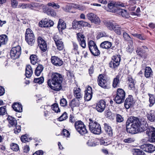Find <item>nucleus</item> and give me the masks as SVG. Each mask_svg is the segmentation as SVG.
I'll return each instance as SVG.
<instances>
[{
  "instance_id": "1",
  "label": "nucleus",
  "mask_w": 155,
  "mask_h": 155,
  "mask_svg": "<svg viewBox=\"0 0 155 155\" xmlns=\"http://www.w3.org/2000/svg\"><path fill=\"white\" fill-rule=\"evenodd\" d=\"M126 130L128 133L135 134L138 132H142L147 130L146 134L148 136L149 141H155V128L148 126L146 121L143 119H140L134 117H131L127 120L126 123Z\"/></svg>"
},
{
  "instance_id": "2",
  "label": "nucleus",
  "mask_w": 155,
  "mask_h": 155,
  "mask_svg": "<svg viewBox=\"0 0 155 155\" xmlns=\"http://www.w3.org/2000/svg\"><path fill=\"white\" fill-rule=\"evenodd\" d=\"M62 81L61 75L58 73L52 72L51 78L48 81V84L50 88L54 91H59L62 89Z\"/></svg>"
},
{
  "instance_id": "3",
  "label": "nucleus",
  "mask_w": 155,
  "mask_h": 155,
  "mask_svg": "<svg viewBox=\"0 0 155 155\" xmlns=\"http://www.w3.org/2000/svg\"><path fill=\"white\" fill-rule=\"evenodd\" d=\"M89 128L91 132L96 134H99L101 132V127L97 122L91 119H89Z\"/></svg>"
},
{
  "instance_id": "4",
  "label": "nucleus",
  "mask_w": 155,
  "mask_h": 155,
  "mask_svg": "<svg viewBox=\"0 0 155 155\" xmlns=\"http://www.w3.org/2000/svg\"><path fill=\"white\" fill-rule=\"evenodd\" d=\"M25 39L28 45H32L35 41V37L33 31L30 28L27 29L25 34Z\"/></svg>"
},
{
  "instance_id": "5",
  "label": "nucleus",
  "mask_w": 155,
  "mask_h": 155,
  "mask_svg": "<svg viewBox=\"0 0 155 155\" xmlns=\"http://www.w3.org/2000/svg\"><path fill=\"white\" fill-rule=\"evenodd\" d=\"M125 96V93L124 90L122 89L119 88L117 90V95L114 100L117 104H121L124 101Z\"/></svg>"
},
{
  "instance_id": "6",
  "label": "nucleus",
  "mask_w": 155,
  "mask_h": 155,
  "mask_svg": "<svg viewBox=\"0 0 155 155\" xmlns=\"http://www.w3.org/2000/svg\"><path fill=\"white\" fill-rule=\"evenodd\" d=\"M74 126L77 131L81 134L83 135L87 132V130L84 123L80 120L76 122Z\"/></svg>"
},
{
  "instance_id": "7",
  "label": "nucleus",
  "mask_w": 155,
  "mask_h": 155,
  "mask_svg": "<svg viewBox=\"0 0 155 155\" xmlns=\"http://www.w3.org/2000/svg\"><path fill=\"white\" fill-rule=\"evenodd\" d=\"M21 54V48L18 46L12 48L10 51V56L14 60L18 58Z\"/></svg>"
},
{
  "instance_id": "8",
  "label": "nucleus",
  "mask_w": 155,
  "mask_h": 155,
  "mask_svg": "<svg viewBox=\"0 0 155 155\" xmlns=\"http://www.w3.org/2000/svg\"><path fill=\"white\" fill-rule=\"evenodd\" d=\"M88 45L89 50L93 54L94 56H97L100 54V51L93 41H90L88 42Z\"/></svg>"
},
{
  "instance_id": "9",
  "label": "nucleus",
  "mask_w": 155,
  "mask_h": 155,
  "mask_svg": "<svg viewBox=\"0 0 155 155\" xmlns=\"http://www.w3.org/2000/svg\"><path fill=\"white\" fill-rule=\"evenodd\" d=\"M86 16L88 19L91 23L96 25H99L101 21L100 18L96 15L93 13H90L87 14Z\"/></svg>"
},
{
  "instance_id": "10",
  "label": "nucleus",
  "mask_w": 155,
  "mask_h": 155,
  "mask_svg": "<svg viewBox=\"0 0 155 155\" xmlns=\"http://www.w3.org/2000/svg\"><path fill=\"white\" fill-rule=\"evenodd\" d=\"M117 5L120 6L122 7H124L126 5L125 4L123 3L120 4V3L119 4H116V2H110L108 4V11L112 12H117V9L116 8L117 6Z\"/></svg>"
},
{
  "instance_id": "11",
  "label": "nucleus",
  "mask_w": 155,
  "mask_h": 155,
  "mask_svg": "<svg viewBox=\"0 0 155 155\" xmlns=\"http://www.w3.org/2000/svg\"><path fill=\"white\" fill-rule=\"evenodd\" d=\"M54 39L58 49L59 50H63L64 46L62 39L58 35H55L54 37Z\"/></svg>"
},
{
  "instance_id": "12",
  "label": "nucleus",
  "mask_w": 155,
  "mask_h": 155,
  "mask_svg": "<svg viewBox=\"0 0 155 155\" xmlns=\"http://www.w3.org/2000/svg\"><path fill=\"white\" fill-rule=\"evenodd\" d=\"M38 45L41 50L45 52L47 49V45L45 41L41 37L38 38Z\"/></svg>"
},
{
  "instance_id": "13",
  "label": "nucleus",
  "mask_w": 155,
  "mask_h": 155,
  "mask_svg": "<svg viewBox=\"0 0 155 155\" xmlns=\"http://www.w3.org/2000/svg\"><path fill=\"white\" fill-rule=\"evenodd\" d=\"M148 51V48L147 47L143 46L141 47H138L136 52L137 54L141 57H145L146 56V53Z\"/></svg>"
},
{
  "instance_id": "14",
  "label": "nucleus",
  "mask_w": 155,
  "mask_h": 155,
  "mask_svg": "<svg viewBox=\"0 0 155 155\" xmlns=\"http://www.w3.org/2000/svg\"><path fill=\"white\" fill-rule=\"evenodd\" d=\"M97 81L98 85L104 88L107 87V80L103 75L101 74L99 75Z\"/></svg>"
},
{
  "instance_id": "15",
  "label": "nucleus",
  "mask_w": 155,
  "mask_h": 155,
  "mask_svg": "<svg viewBox=\"0 0 155 155\" xmlns=\"http://www.w3.org/2000/svg\"><path fill=\"white\" fill-rule=\"evenodd\" d=\"M141 148L143 151L150 153L153 152L155 150L154 146L152 144H150L142 145L141 146Z\"/></svg>"
},
{
  "instance_id": "16",
  "label": "nucleus",
  "mask_w": 155,
  "mask_h": 155,
  "mask_svg": "<svg viewBox=\"0 0 155 155\" xmlns=\"http://www.w3.org/2000/svg\"><path fill=\"white\" fill-rule=\"evenodd\" d=\"M77 37L78 40L81 46L83 48H84L86 46L85 37L81 33L77 34Z\"/></svg>"
},
{
  "instance_id": "17",
  "label": "nucleus",
  "mask_w": 155,
  "mask_h": 155,
  "mask_svg": "<svg viewBox=\"0 0 155 155\" xmlns=\"http://www.w3.org/2000/svg\"><path fill=\"white\" fill-rule=\"evenodd\" d=\"M51 62L54 65L57 66H61L63 64V61L58 57L54 56L51 58Z\"/></svg>"
},
{
  "instance_id": "18",
  "label": "nucleus",
  "mask_w": 155,
  "mask_h": 155,
  "mask_svg": "<svg viewBox=\"0 0 155 155\" xmlns=\"http://www.w3.org/2000/svg\"><path fill=\"white\" fill-rule=\"evenodd\" d=\"M105 102L103 100L99 101L97 104L96 108L97 111L100 112H101L104 111L105 108Z\"/></svg>"
},
{
  "instance_id": "19",
  "label": "nucleus",
  "mask_w": 155,
  "mask_h": 155,
  "mask_svg": "<svg viewBox=\"0 0 155 155\" xmlns=\"http://www.w3.org/2000/svg\"><path fill=\"white\" fill-rule=\"evenodd\" d=\"M133 104V97L129 95L126 99L124 103V106L126 109H129Z\"/></svg>"
},
{
  "instance_id": "20",
  "label": "nucleus",
  "mask_w": 155,
  "mask_h": 155,
  "mask_svg": "<svg viewBox=\"0 0 155 155\" xmlns=\"http://www.w3.org/2000/svg\"><path fill=\"white\" fill-rule=\"evenodd\" d=\"M43 12L46 13L48 15L51 16H55L56 15V12L51 8L45 7L43 8Z\"/></svg>"
},
{
  "instance_id": "21",
  "label": "nucleus",
  "mask_w": 155,
  "mask_h": 155,
  "mask_svg": "<svg viewBox=\"0 0 155 155\" xmlns=\"http://www.w3.org/2000/svg\"><path fill=\"white\" fill-rule=\"evenodd\" d=\"M74 95L76 98L81 100L82 95L81 92V90L79 88H74Z\"/></svg>"
},
{
  "instance_id": "22",
  "label": "nucleus",
  "mask_w": 155,
  "mask_h": 155,
  "mask_svg": "<svg viewBox=\"0 0 155 155\" xmlns=\"http://www.w3.org/2000/svg\"><path fill=\"white\" fill-rule=\"evenodd\" d=\"M58 28L59 31H62L66 28V23L61 19H59V20Z\"/></svg>"
},
{
  "instance_id": "23",
  "label": "nucleus",
  "mask_w": 155,
  "mask_h": 155,
  "mask_svg": "<svg viewBox=\"0 0 155 155\" xmlns=\"http://www.w3.org/2000/svg\"><path fill=\"white\" fill-rule=\"evenodd\" d=\"M13 109L15 111L21 112L22 111L21 105L19 103H15L12 106Z\"/></svg>"
},
{
  "instance_id": "24",
  "label": "nucleus",
  "mask_w": 155,
  "mask_h": 155,
  "mask_svg": "<svg viewBox=\"0 0 155 155\" xmlns=\"http://www.w3.org/2000/svg\"><path fill=\"white\" fill-rule=\"evenodd\" d=\"M113 30L117 35H120L122 33V32L124 31V28H121L119 25H115Z\"/></svg>"
},
{
  "instance_id": "25",
  "label": "nucleus",
  "mask_w": 155,
  "mask_h": 155,
  "mask_svg": "<svg viewBox=\"0 0 155 155\" xmlns=\"http://www.w3.org/2000/svg\"><path fill=\"white\" fill-rule=\"evenodd\" d=\"M111 43L107 41H105L102 42L100 45L101 48L107 49L110 48L111 47Z\"/></svg>"
},
{
  "instance_id": "26",
  "label": "nucleus",
  "mask_w": 155,
  "mask_h": 155,
  "mask_svg": "<svg viewBox=\"0 0 155 155\" xmlns=\"http://www.w3.org/2000/svg\"><path fill=\"white\" fill-rule=\"evenodd\" d=\"M33 74L32 69L30 65H27L26 68L25 75L28 78L30 77Z\"/></svg>"
},
{
  "instance_id": "27",
  "label": "nucleus",
  "mask_w": 155,
  "mask_h": 155,
  "mask_svg": "<svg viewBox=\"0 0 155 155\" xmlns=\"http://www.w3.org/2000/svg\"><path fill=\"white\" fill-rule=\"evenodd\" d=\"M136 2L135 0H130L128 5L129 10L131 11L134 10L136 8Z\"/></svg>"
},
{
  "instance_id": "28",
  "label": "nucleus",
  "mask_w": 155,
  "mask_h": 155,
  "mask_svg": "<svg viewBox=\"0 0 155 155\" xmlns=\"http://www.w3.org/2000/svg\"><path fill=\"white\" fill-rule=\"evenodd\" d=\"M8 41V38L5 35H0V47L2 45L5 44Z\"/></svg>"
},
{
  "instance_id": "29",
  "label": "nucleus",
  "mask_w": 155,
  "mask_h": 155,
  "mask_svg": "<svg viewBox=\"0 0 155 155\" xmlns=\"http://www.w3.org/2000/svg\"><path fill=\"white\" fill-rule=\"evenodd\" d=\"M117 12L123 17L128 18L129 17L128 13L126 10L124 9H118L117 10Z\"/></svg>"
},
{
  "instance_id": "30",
  "label": "nucleus",
  "mask_w": 155,
  "mask_h": 155,
  "mask_svg": "<svg viewBox=\"0 0 155 155\" xmlns=\"http://www.w3.org/2000/svg\"><path fill=\"white\" fill-rule=\"evenodd\" d=\"M9 124L12 126H15L17 124L16 120L13 117L8 116L7 118Z\"/></svg>"
},
{
  "instance_id": "31",
  "label": "nucleus",
  "mask_w": 155,
  "mask_h": 155,
  "mask_svg": "<svg viewBox=\"0 0 155 155\" xmlns=\"http://www.w3.org/2000/svg\"><path fill=\"white\" fill-rule=\"evenodd\" d=\"M104 125L106 132L109 136H111L112 135V131L111 127L106 123H104Z\"/></svg>"
},
{
  "instance_id": "32",
  "label": "nucleus",
  "mask_w": 155,
  "mask_h": 155,
  "mask_svg": "<svg viewBox=\"0 0 155 155\" xmlns=\"http://www.w3.org/2000/svg\"><path fill=\"white\" fill-rule=\"evenodd\" d=\"M79 100L77 98L73 99L70 103V106L72 107L78 106L80 104Z\"/></svg>"
},
{
  "instance_id": "33",
  "label": "nucleus",
  "mask_w": 155,
  "mask_h": 155,
  "mask_svg": "<svg viewBox=\"0 0 155 155\" xmlns=\"http://www.w3.org/2000/svg\"><path fill=\"white\" fill-rule=\"evenodd\" d=\"M152 71L150 67H146L145 71V76L146 78H148L150 77L152 74Z\"/></svg>"
},
{
  "instance_id": "34",
  "label": "nucleus",
  "mask_w": 155,
  "mask_h": 155,
  "mask_svg": "<svg viewBox=\"0 0 155 155\" xmlns=\"http://www.w3.org/2000/svg\"><path fill=\"white\" fill-rule=\"evenodd\" d=\"M43 69V68L41 65H39L36 68L35 71V74L37 76H39Z\"/></svg>"
},
{
  "instance_id": "35",
  "label": "nucleus",
  "mask_w": 155,
  "mask_h": 155,
  "mask_svg": "<svg viewBox=\"0 0 155 155\" xmlns=\"http://www.w3.org/2000/svg\"><path fill=\"white\" fill-rule=\"evenodd\" d=\"M119 83V77L118 75H117L114 79L113 82V87L115 88L118 86Z\"/></svg>"
},
{
  "instance_id": "36",
  "label": "nucleus",
  "mask_w": 155,
  "mask_h": 155,
  "mask_svg": "<svg viewBox=\"0 0 155 155\" xmlns=\"http://www.w3.org/2000/svg\"><path fill=\"white\" fill-rule=\"evenodd\" d=\"M133 155H145V153L143 151L139 149H134L133 150Z\"/></svg>"
},
{
  "instance_id": "37",
  "label": "nucleus",
  "mask_w": 155,
  "mask_h": 155,
  "mask_svg": "<svg viewBox=\"0 0 155 155\" xmlns=\"http://www.w3.org/2000/svg\"><path fill=\"white\" fill-rule=\"evenodd\" d=\"M148 95L150 97L149 101L150 104H149V106L151 107H152L155 103V98L154 95L153 94H149Z\"/></svg>"
},
{
  "instance_id": "38",
  "label": "nucleus",
  "mask_w": 155,
  "mask_h": 155,
  "mask_svg": "<svg viewBox=\"0 0 155 155\" xmlns=\"http://www.w3.org/2000/svg\"><path fill=\"white\" fill-rule=\"evenodd\" d=\"M147 116L148 119L151 121H153L155 120V116L151 113L149 114L147 113L148 111L150 112V110H147Z\"/></svg>"
},
{
  "instance_id": "39",
  "label": "nucleus",
  "mask_w": 155,
  "mask_h": 155,
  "mask_svg": "<svg viewBox=\"0 0 155 155\" xmlns=\"http://www.w3.org/2000/svg\"><path fill=\"white\" fill-rule=\"evenodd\" d=\"M30 6L29 3H20L18 5V8L22 9H25L27 8H29Z\"/></svg>"
},
{
  "instance_id": "40",
  "label": "nucleus",
  "mask_w": 155,
  "mask_h": 155,
  "mask_svg": "<svg viewBox=\"0 0 155 155\" xmlns=\"http://www.w3.org/2000/svg\"><path fill=\"white\" fill-rule=\"evenodd\" d=\"M129 88L130 89H133L134 88V84L133 79L131 78L128 79Z\"/></svg>"
},
{
  "instance_id": "41",
  "label": "nucleus",
  "mask_w": 155,
  "mask_h": 155,
  "mask_svg": "<svg viewBox=\"0 0 155 155\" xmlns=\"http://www.w3.org/2000/svg\"><path fill=\"white\" fill-rule=\"evenodd\" d=\"M80 21H77L74 20L72 22V27L74 29H76L80 27L81 26V23Z\"/></svg>"
},
{
  "instance_id": "42",
  "label": "nucleus",
  "mask_w": 155,
  "mask_h": 155,
  "mask_svg": "<svg viewBox=\"0 0 155 155\" xmlns=\"http://www.w3.org/2000/svg\"><path fill=\"white\" fill-rule=\"evenodd\" d=\"M73 45V49L72 51V52L76 54H79V53L78 51V45L75 42H72Z\"/></svg>"
},
{
  "instance_id": "43",
  "label": "nucleus",
  "mask_w": 155,
  "mask_h": 155,
  "mask_svg": "<svg viewBox=\"0 0 155 155\" xmlns=\"http://www.w3.org/2000/svg\"><path fill=\"white\" fill-rule=\"evenodd\" d=\"M106 26L110 30H112L116 24L112 23L110 21H107L105 24Z\"/></svg>"
},
{
  "instance_id": "44",
  "label": "nucleus",
  "mask_w": 155,
  "mask_h": 155,
  "mask_svg": "<svg viewBox=\"0 0 155 155\" xmlns=\"http://www.w3.org/2000/svg\"><path fill=\"white\" fill-rule=\"evenodd\" d=\"M31 63L33 65H35L37 61V56L35 55H32L30 57Z\"/></svg>"
},
{
  "instance_id": "45",
  "label": "nucleus",
  "mask_w": 155,
  "mask_h": 155,
  "mask_svg": "<svg viewBox=\"0 0 155 155\" xmlns=\"http://www.w3.org/2000/svg\"><path fill=\"white\" fill-rule=\"evenodd\" d=\"M10 147L12 150L15 151H18L19 149L18 145L17 144L14 143L11 144Z\"/></svg>"
},
{
  "instance_id": "46",
  "label": "nucleus",
  "mask_w": 155,
  "mask_h": 155,
  "mask_svg": "<svg viewBox=\"0 0 155 155\" xmlns=\"http://www.w3.org/2000/svg\"><path fill=\"white\" fill-rule=\"evenodd\" d=\"M7 113V110L5 106H3L0 107V116L3 115Z\"/></svg>"
},
{
  "instance_id": "47",
  "label": "nucleus",
  "mask_w": 155,
  "mask_h": 155,
  "mask_svg": "<svg viewBox=\"0 0 155 155\" xmlns=\"http://www.w3.org/2000/svg\"><path fill=\"white\" fill-rule=\"evenodd\" d=\"M119 65V64L117 63L112 60L110 63V67L112 68L115 69Z\"/></svg>"
},
{
  "instance_id": "48",
  "label": "nucleus",
  "mask_w": 155,
  "mask_h": 155,
  "mask_svg": "<svg viewBox=\"0 0 155 155\" xmlns=\"http://www.w3.org/2000/svg\"><path fill=\"white\" fill-rule=\"evenodd\" d=\"M52 109L55 112L58 113L60 112V110L57 104L55 103L53 104L52 105Z\"/></svg>"
},
{
  "instance_id": "49",
  "label": "nucleus",
  "mask_w": 155,
  "mask_h": 155,
  "mask_svg": "<svg viewBox=\"0 0 155 155\" xmlns=\"http://www.w3.org/2000/svg\"><path fill=\"white\" fill-rule=\"evenodd\" d=\"M44 81V78L43 77L36 78L34 79V81L35 83H38L39 84L42 83Z\"/></svg>"
},
{
  "instance_id": "50",
  "label": "nucleus",
  "mask_w": 155,
  "mask_h": 155,
  "mask_svg": "<svg viewBox=\"0 0 155 155\" xmlns=\"http://www.w3.org/2000/svg\"><path fill=\"white\" fill-rule=\"evenodd\" d=\"M123 37L124 39L127 41H130L132 42L131 38L129 35L126 32H124L123 33Z\"/></svg>"
},
{
  "instance_id": "51",
  "label": "nucleus",
  "mask_w": 155,
  "mask_h": 155,
  "mask_svg": "<svg viewBox=\"0 0 155 155\" xmlns=\"http://www.w3.org/2000/svg\"><path fill=\"white\" fill-rule=\"evenodd\" d=\"M120 60V55H117L113 56L112 57V60L114 61L117 63L119 64Z\"/></svg>"
},
{
  "instance_id": "52",
  "label": "nucleus",
  "mask_w": 155,
  "mask_h": 155,
  "mask_svg": "<svg viewBox=\"0 0 155 155\" xmlns=\"http://www.w3.org/2000/svg\"><path fill=\"white\" fill-rule=\"evenodd\" d=\"M135 139L133 137H129L124 140L123 141L127 143H130L134 142Z\"/></svg>"
},
{
  "instance_id": "53",
  "label": "nucleus",
  "mask_w": 155,
  "mask_h": 155,
  "mask_svg": "<svg viewBox=\"0 0 155 155\" xmlns=\"http://www.w3.org/2000/svg\"><path fill=\"white\" fill-rule=\"evenodd\" d=\"M116 121L119 123H120L123 121L124 118L122 116L119 114H116Z\"/></svg>"
},
{
  "instance_id": "54",
  "label": "nucleus",
  "mask_w": 155,
  "mask_h": 155,
  "mask_svg": "<svg viewBox=\"0 0 155 155\" xmlns=\"http://www.w3.org/2000/svg\"><path fill=\"white\" fill-rule=\"evenodd\" d=\"M68 117L66 112H64V113L59 118L60 121H62L67 118Z\"/></svg>"
},
{
  "instance_id": "55",
  "label": "nucleus",
  "mask_w": 155,
  "mask_h": 155,
  "mask_svg": "<svg viewBox=\"0 0 155 155\" xmlns=\"http://www.w3.org/2000/svg\"><path fill=\"white\" fill-rule=\"evenodd\" d=\"M87 145L93 147L95 146L98 144L97 142H94V141L92 140H89L87 143Z\"/></svg>"
},
{
  "instance_id": "56",
  "label": "nucleus",
  "mask_w": 155,
  "mask_h": 155,
  "mask_svg": "<svg viewBox=\"0 0 155 155\" xmlns=\"http://www.w3.org/2000/svg\"><path fill=\"white\" fill-rule=\"evenodd\" d=\"M92 94L85 93L84 96V99L87 101H89L91 100L92 97Z\"/></svg>"
},
{
  "instance_id": "57",
  "label": "nucleus",
  "mask_w": 155,
  "mask_h": 155,
  "mask_svg": "<svg viewBox=\"0 0 155 155\" xmlns=\"http://www.w3.org/2000/svg\"><path fill=\"white\" fill-rule=\"evenodd\" d=\"M73 6L75 8L78 9L80 10L83 11L85 9V8L84 6L78 5H74Z\"/></svg>"
},
{
  "instance_id": "58",
  "label": "nucleus",
  "mask_w": 155,
  "mask_h": 155,
  "mask_svg": "<svg viewBox=\"0 0 155 155\" xmlns=\"http://www.w3.org/2000/svg\"><path fill=\"white\" fill-rule=\"evenodd\" d=\"M81 26L83 27H87L89 28L91 27V25L87 22H86L83 21H81Z\"/></svg>"
},
{
  "instance_id": "59",
  "label": "nucleus",
  "mask_w": 155,
  "mask_h": 155,
  "mask_svg": "<svg viewBox=\"0 0 155 155\" xmlns=\"http://www.w3.org/2000/svg\"><path fill=\"white\" fill-rule=\"evenodd\" d=\"M11 5L13 8H16L18 6V2L16 0H11Z\"/></svg>"
},
{
  "instance_id": "60",
  "label": "nucleus",
  "mask_w": 155,
  "mask_h": 155,
  "mask_svg": "<svg viewBox=\"0 0 155 155\" xmlns=\"http://www.w3.org/2000/svg\"><path fill=\"white\" fill-rule=\"evenodd\" d=\"M67 76L69 80L72 79L74 77V75L73 73L71 71H68L67 73Z\"/></svg>"
},
{
  "instance_id": "61",
  "label": "nucleus",
  "mask_w": 155,
  "mask_h": 155,
  "mask_svg": "<svg viewBox=\"0 0 155 155\" xmlns=\"http://www.w3.org/2000/svg\"><path fill=\"white\" fill-rule=\"evenodd\" d=\"M60 104L61 106L64 107L67 105V102L64 98L61 99L60 101Z\"/></svg>"
},
{
  "instance_id": "62",
  "label": "nucleus",
  "mask_w": 155,
  "mask_h": 155,
  "mask_svg": "<svg viewBox=\"0 0 155 155\" xmlns=\"http://www.w3.org/2000/svg\"><path fill=\"white\" fill-rule=\"evenodd\" d=\"M29 4H30V5L29 8L31 9L34 7H38L40 6L38 3L36 2H32L29 3Z\"/></svg>"
},
{
  "instance_id": "63",
  "label": "nucleus",
  "mask_w": 155,
  "mask_h": 155,
  "mask_svg": "<svg viewBox=\"0 0 155 155\" xmlns=\"http://www.w3.org/2000/svg\"><path fill=\"white\" fill-rule=\"evenodd\" d=\"M44 27H49V21L48 19L47 18H45L43 20Z\"/></svg>"
},
{
  "instance_id": "64",
  "label": "nucleus",
  "mask_w": 155,
  "mask_h": 155,
  "mask_svg": "<svg viewBox=\"0 0 155 155\" xmlns=\"http://www.w3.org/2000/svg\"><path fill=\"white\" fill-rule=\"evenodd\" d=\"M14 133L18 134L21 131V127L19 125H16L15 128L14 129Z\"/></svg>"
}]
</instances>
